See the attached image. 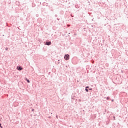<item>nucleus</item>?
Segmentation results:
<instances>
[{"label": "nucleus", "mask_w": 128, "mask_h": 128, "mask_svg": "<svg viewBox=\"0 0 128 128\" xmlns=\"http://www.w3.org/2000/svg\"><path fill=\"white\" fill-rule=\"evenodd\" d=\"M16 69L18 70H22V67H20V66H17Z\"/></svg>", "instance_id": "3"}, {"label": "nucleus", "mask_w": 128, "mask_h": 128, "mask_svg": "<svg viewBox=\"0 0 128 128\" xmlns=\"http://www.w3.org/2000/svg\"><path fill=\"white\" fill-rule=\"evenodd\" d=\"M89 88L88 86H86V88Z\"/></svg>", "instance_id": "7"}, {"label": "nucleus", "mask_w": 128, "mask_h": 128, "mask_svg": "<svg viewBox=\"0 0 128 128\" xmlns=\"http://www.w3.org/2000/svg\"><path fill=\"white\" fill-rule=\"evenodd\" d=\"M89 90H92V88H90Z\"/></svg>", "instance_id": "8"}, {"label": "nucleus", "mask_w": 128, "mask_h": 128, "mask_svg": "<svg viewBox=\"0 0 128 128\" xmlns=\"http://www.w3.org/2000/svg\"><path fill=\"white\" fill-rule=\"evenodd\" d=\"M26 80V82H28V84H30V80H28V78H26L25 79Z\"/></svg>", "instance_id": "4"}, {"label": "nucleus", "mask_w": 128, "mask_h": 128, "mask_svg": "<svg viewBox=\"0 0 128 128\" xmlns=\"http://www.w3.org/2000/svg\"><path fill=\"white\" fill-rule=\"evenodd\" d=\"M45 44H46V46H50V44H52V42H46Z\"/></svg>", "instance_id": "2"}, {"label": "nucleus", "mask_w": 128, "mask_h": 128, "mask_svg": "<svg viewBox=\"0 0 128 128\" xmlns=\"http://www.w3.org/2000/svg\"><path fill=\"white\" fill-rule=\"evenodd\" d=\"M0 128H2V124L0 123Z\"/></svg>", "instance_id": "6"}, {"label": "nucleus", "mask_w": 128, "mask_h": 128, "mask_svg": "<svg viewBox=\"0 0 128 128\" xmlns=\"http://www.w3.org/2000/svg\"><path fill=\"white\" fill-rule=\"evenodd\" d=\"M64 58L66 60H70V55L68 54H66L64 56Z\"/></svg>", "instance_id": "1"}, {"label": "nucleus", "mask_w": 128, "mask_h": 128, "mask_svg": "<svg viewBox=\"0 0 128 128\" xmlns=\"http://www.w3.org/2000/svg\"><path fill=\"white\" fill-rule=\"evenodd\" d=\"M86 92H88V89L86 88Z\"/></svg>", "instance_id": "5"}]
</instances>
